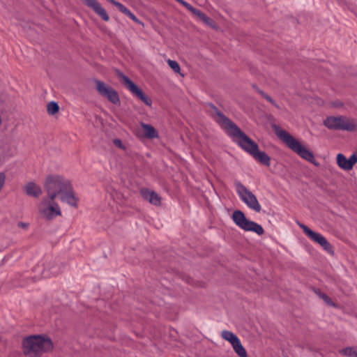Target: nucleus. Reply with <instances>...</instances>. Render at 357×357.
<instances>
[{
    "label": "nucleus",
    "mask_w": 357,
    "mask_h": 357,
    "mask_svg": "<svg viewBox=\"0 0 357 357\" xmlns=\"http://www.w3.org/2000/svg\"><path fill=\"white\" fill-rule=\"evenodd\" d=\"M226 133L243 151L248 153L264 165H268V155L264 152L259 151L257 144L242 131L236 123Z\"/></svg>",
    "instance_id": "1"
},
{
    "label": "nucleus",
    "mask_w": 357,
    "mask_h": 357,
    "mask_svg": "<svg viewBox=\"0 0 357 357\" xmlns=\"http://www.w3.org/2000/svg\"><path fill=\"white\" fill-rule=\"evenodd\" d=\"M22 349L25 356L40 357L43 354L54 348L52 340L45 335H32L22 340Z\"/></svg>",
    "instance_id": "2"
},
{
    "label": "nucleus",
    "mask_w": 357,
    "mask_h": 357,
    "mask_svg": "<svg viewBox=\"0 0 357 357\" xmlns=\"http://www.w3.org/2000/svg\"><path fill=\"white\" fill-rule=\"evenodd\" d=\"M271 127L277 137L292 151L307 161L312 162L314 160L313 153L303 146L298 139L287 131L276 124H272Z\"/></svg>",
    "instance_id": "3"
},
{
    "label": "nucleus",
    "mask_w": 357,
    "mask_h": 357,
    "mask_svg": "<svg viewBox=\"0 0 357 357\" xmlns=\"http://www.w3.org/2000/svg\"><path fill=\"white\" fill-rule=\"evenodd\" d=\"M71 183L69 180L59 175H50L46 178L45 188L51 201H54L58 195H62Z\"/></svg>",
    "instance_id": "4"
},
{
    "label": "nucleus",
    "mask_w": 357,
    "mask_h": 357,
    "mask_svg": "<svg viewBox=\"0 0 357 357\" xmlns=\"http://www.w3.org/2000/svg\"><path fill=\"white\" fill-rule=\"evenodd\" d=\"M234 186L240 199L246 206L256 212H260L261 207L256 196L239 181H234Z\"/></svg>",
    "instance_id": "5"
},
{
    "label": "nucleus",
    "mask_w": 357,
    "mask_h": 357,
    "mask_svg": "<svg viewBox=\"0 0 357 357\" xmlns=\"http://www.w3.org/2000/svg\"><path fill=\"white\" fill-rule=\"evenodd\" d=\"M232 218L235 224L244 231H252L259 236L264 234V229L260 225L247 219L244 213L240 210L233 213Z\"/></svg>",
    "instance_id": "6"
},
{
    "label": "nucleus",
    "mask_w": 357,
    "mask_h": 357,
    "mask_svg": "<svg viewBox=\"0 0 357 357\" xmlns=\"http://www.w3.org/2000/svg\"><path fill=\"white\" fill-rule=\"evenodd\" d=\"M324 125L331 130L354 131L357 126L353 120L344 116H328L324 121Z\"/></svg>",
    "instance_id": "7"
},
{
    "label": "nucleus",
    "mask_w": 357,
    "mask_h": 357,
    "mask_svg": "<svg viewBox=\"0 0 357 357\" xmlns=\"http://www.w3.org/2000/svg\"><path fill=\"white\" fill-rule=\"evenodd\" d=\"M116 75L118 78L121 80V83L124 85V86L130 91V93L142 100L144 104L148 106H151L152 105L151 99L147 96L143 91L138 87L137 84H135L128 77L125 75L122 72L119 70H116Z\"/></svg>",
    "instance_id": "8"
},
{
    "label": "nucleus",
    "mask_w": 357,
    "mask_h": 357,
    "mask_svg": "<svg viewBox=\"0 0 357 357\" xmlns=\"http://www.w3.org/2000/svg\"><path fill=\"white\" fill-rule=\"evenodd\" d=\"M297 225L303 229L304 234L313 242L318 243L325 251L331 255H334L333 245L328 240L321 234L315 232L310 229L305 225L299 221L296 222Z\"/></svg>",
    "instance_id": "9"
},
{
    "label": "nucleus",
    "mask_w": 357,
    "mask_h": 357,
    "mask_svg": "<svg viewBox=\"0 0 357 357\" xmlns=\"http://www.w3.org/2000/svg\"><path fill=\"white\" fill-rule=\"evenodd\" d=\"M94 82L96 84V90L101 96L107 98L114 105L120 104V98L119 93L114 89L110 86L107 85L102 81L95 79Z\"/></svg>",
    "instance_id": "10"
},
{
    "label": "nucleus",
    "mask_w": 357,
    "mask_h": 357,
    "mask_svg": "<svg viewBox=\"0 0 357 357\" xmlns=\"http://www.w3.org/2000/svg\"><path fill=\"white\" fill-rule=\"evenodd\" d=\"M208 106L211 109V114L215 122L227 132L235 123L226 116L218 107L213 103H208Z\"/></svg>",
    "instance_id": "11"
},
{
    "label": "nucleus",
    "mask_w": 357,
    "mask_h": 357,
    "mask_svg": "<svg viewBox=\"0 0 357 357\" xmlns=\"http://www.w3.org/2000/svg\"><path fill=\"white\" fill-rule=\"evenodd\" d=\"M86 6L91 8L96 14L105 22L109 20V16L105 9L101 6L98 0H81Z\"/></svg>",
    "instance_id": "12"
},
{
    "label": "nucleus",
    "mask_w": 357,
    "mask_h": 357,
    "mask_svg": "<svg viewBox=\"0 0 357 357\" xmlns=\"http://www.w3.org/2000/svg\"><path fill=\"white\" fill-rule=\"evenodd\" d=\"M140 195L144 200L154 206H158L161 204V197L152 190L142 188L140 190Z\"/></svg>",
    "instance_id": "13"
},
{
    "label": "nucleus",
    "mask_w": 357,
    "mask_h": 357,
    "mask_svg": "<svg viewBox=\"0 0 357 357\" xmlns=\"http://www.w3.org/2000/svg\"><path fill=\"white\" fill-rule=\"evenodd\" d=\"M61 199L73 207H77L79 199L75 195L72 184H70L69 189L68 188L61 195Z\"/></svg>",
    "instance_id": "14"
},
{
    "label": "nucleus",
    "mask_w": 357,
    "mask_h": 357,
    "mask_svg": "<svg viewBox=\"0 0 357 357\" xmlns=\"http://www.w3.org/2000/svg\"><path fill=\"white\" fill-rule=\"evenodd\" d=\"M40 211V213L47 220H52L55 216L61 215V214L60 208L56 203H54V204L50 205L45 208H41Z\"/></svg>",
    "instance_id": "15"
},
{
    "label": "nucleus",
    "mask_w": 357,
    "mask_h": 357,
    "mask_svg": "<svg viewBox=\"0 0 357 357\" xmlns=\"http://www.w3.org/2000/svg\"><path fill=\"white\" fill-rule=\"evenodd\" d=\"M24 190L29 196L38 197L42 194L41 188L34 182L28 183L25 187Z\"/></svg>",
    "instance_id": "16"
},
{
    "label": "nucleus",
    "mask_w": 357,
    "mask_h": 357,
    "mask_svg": "<svg viewBox=\"0 0 357 357\" xmlns=\"http://www.w3.org/2000/svg\"><path fill=\"white\" fill-rule=\"evenodd\" d=\"M193 14L197 16L202 21H203L206 24H207L210 27L215 29H217L218 26L215 22L211 17H208L205 13H204L200 10L197 8L196 11H195Z\"/></svg>",
    "instance_id": "17"
},
{
    "label": "nucleus",
    "mask_w": 357,
    "mask_h": 357,
    "mask_svg": "<svg viewBox=\"0 0 357 357\" xmlns=\"http://www.w3.org/2000/svg\"><path fill=\"white\" fill-rule=\"evenodd\" d=\"M142 128L144 130V136L148 139H155L158 137V133L153 126L144 123H142Z\"/></svg>",
    "instance_id": "18"
},
{
    "label": "nucleus",
    "mask_w": 357,
    "mask_h": 357,
    "mask_svg": "<svg viewBox=\"0 0 357 357\" xmlns=\"http://www.w3.org/2000/svg\"><path fill=\"white\" fill-rule=\"evenodd\" d=\"M115 6L119 10V11L127 15L136 23L142 24V22L128 8H126L121 3L118 1L116 3Z\"/></svg>",
    "instance_id": "19"
},
{
    "label": "nucleus",
    "mask_w": 357,
    "mask_h": 357,
    "mask_svg": "<svg viewBox=\"0 0 357 357\" xmlns=\"http://www.w3.org/2000/svg\"><path fill=\"white\" fill-rule=\"evenodd\" d=\"M337 163L338 166L344 170H350L349 167L348 159L342 153H338L337 155Z\"/></svg>",
    "instance_id": "20"
},
{
    "label": "nucleus",
    "mask_w": 357,
    "mask_h": 357,
    "mask_svg": "<svg viewBox=\"0 0 357 357\" xmlns=\"http://www.w3.org/2000/svg\"><path fill=\"white\" fill-rule=\"evenodd\" d=\"M222 337L229 342L231 345L239 340V338L234 333L226 330L222 332Z\"/></svg>",
    "instance_id": "21"
},
{
    "label": "nucleus",
    "mask_w": 357,
    "mask_h": 357,
    "mask_svg": "<svg viewBox=\"0 0 357 357\" xmlns=\"http://www.w3.org/2000/svg\"><path fill=\"white\" fill-rule=\"evenodd\" d=\"M232 347L235 352L240 357H247V352L243 346L242 345L240 340H238L236 342L232 344Z\"/></svg>",
    "instance_id": "22"
},
{
    "label": "nucleus",
    "mask_w": 357,
    "mask_h": 357,
    "mask_svg": "<svg viewBox=\"0 0 357 357\" xmlns=\"http://www.w3.org/2000/svg\"><path fill=\"white\" fill-rule=\"evenodd\" d=\"M47 111L50 115H54L59 111V105L55 101L50 102L47 105Z\"/></svg>",
    "instance_id": "23"
},
{
    "label": "nucleus",
    "mask_w": 357,
    "mask_h": 357,
    "mask_svg": "<svg viewBox=\"0 0 357 357\" xmlns=\"http://www.w3.org/2000/svg\"><path fill=\"white\" fill-rule=\"evenodd\" d=\"M340 354L347 357H357V354L354 351L353 347H347L339 350Z\"/></svg>",
    "instance_id": "24"
},
{
    "label": "nucleus",
    "mask_w": 357,
    "mask_h": 357,
    "mask_svg": "<svg viewBox=\"0 0 357 357\" xmlns=\"http://www.w3.org/2000/svg\"><path fill=\"white\" fill-rule=\"evenodd\" d=\"M167 63L169 66V67L175 72V73H180V70H181V68H180V66L178 64V63L176 61H173V60H171V59H169L167 61Z\"/></svg>",
    "instance_id": "25"
},
{
    "label": "nucleus",
    "mask_w": 357,
    "mask_h": 357,
    "mask_svg": "<svg viewBox=\"0 0 357 357\" xmlns=\"http://www.w3.org/2000/svg\"><path fill=\"white\" fill-rule=\"evenodd\" d=\"M52 264V265L50 264L47 266V268L52 275H56L59 273L60 268L59 266L55 264V261H53Z\"/></svg>",
    "instance_id": "26"
},
{
    "label": "nucleus",
    "mask_w": 357,
    "mask_h": 357,
    "mask_svg": "<svg viewBox=\"0 0 357 357\" xmlns=\"http://www.w3.org/2000/svg\"><path fill=\"white\" fill-rule=\"evenodd\" d=\"M321 299H322L329 306H332V307L337 306V305L332 301V299L325 293L324 295H321Z\"/></svg>",
    "instance_id": "27"
},
{
    "label": "nucleus",
    "mask_w": 357,
    "mask_h": 357,
    "mask_svg": "<svg viewBox=\"0 0 357 357\" xmlns=\"http://www.w3.org/2000/svg\"><path fill=\"white\" fill-rule=\"evenodd\" d=\"M177 2L180 3L181 5H183L185 8H187L188 10H190L192 13H194L195 11H196L195 8H194L192 6H191L188 2L185 1L184 0H176Z\"/></svg>",
    "instance_id": "28"
},
{
    "label": "nucleus",
    "mask_w": 357,
    "mask_h": 357,
    "mask_svg": "<svg viewBox=\"0 0 357 357\" xmlns=\"http://www.w3.org/2000/svg\"><path fill=\"white\" fill-rule=\"evenodd\" d=\"M348 162L349 166V167L351 170L354 165L357 162V155L356 153H353L348 159Z\"/></svg>",
    "instance_id": "29"
},
{
    "label": "nucleus",
    "mask_w": 357,
    "mask_h": 357,
    "mask_svg": "<svg viewBox=\"0 0 357 357\" xmlns=\"http://www.w3.org/2000/svg\"><path fill=\"white\" fill-rule=\"evenodd\" d=\"M113 142H114V144L116 146H118V147H119V148H121L122 149H125V146H123V143H122L121 139H114Z\"/></svg>",
    "instance_id": "30"
},
{
    "label": "nucleus",
    "mask_w": 357,
    "mask_h": 357,
    "mask_svg": "<svg viewBox=\"0 0 357 357\" xmlns=\"http://www.w3.org/2000/svg\"><path fill=\"white\" fill-rule=\"evenodd\" d=\"M17 226L20 227V228H22V229H26L29 227V224L28 223H25V222H19L17 223Z\"/></svg>",
    "instance_id": "31"
},
{
    "label": "nucleus",
    "mask_w": 357,
    "mask_h": 357,
    "mask_svg": "<svg viewBox=\"0 0 357 357\" xmlns=\"http://www.w3.org/2000/svg\"><path fill=\"white\" fill-rule=\"evenodd\" d=\"M253 87H255L257 90V91L260 93L264 98L267 99L268 100V95L266 93H265L264 91H262L261 90H260L258 87L255 86H253Z\"/></svg>",
    "instance_id": "32"
},
{
    "label": "nucleus",
    "mask_w": 357,
    "mask_h": 357,
    "mask_svg": "<svg viewBox=\"0 0 357 357\" xmlns=\"http://www.w3.org/2000/svg\"><path fill=\"white\" fill-rule=\"evenodd\" d=\"M314 291L320 298H321V295L324 294V293L322 292L319 289H314Z\"/></svg>",
    "instance_id": "33"
},
{
    "label": "nucleus",
    "mask_w": 357,
    "mask_h": 357,
    "mask_svg": "<svg viewBox=\"0 0 357 357\" xmlns=\"http://www.w3.org/2000/svg\"><path fill=\"white\" fill-rule=\"evenodd\" d=\"M108 2L111 3L112 4H113L114 6L116 5V3L118 2L116 0H107Z\"/></svg>",
    "instance_id": "34"
},
{
    "label": "nucleus",
    "mask_w": 357,
    "mask_h": 357,
    "mask_svg": "<svg viewBox=\"0 0 357 357\" xmlns=\"http://www.w3.org/2000/svg\"><path fill=\"white\" fill-rule=\"evenodd\" d=\"M269 102H271L272 104L275 105V107H278V106L275 103V101L269 97Z\"/></svg>",
    "instance_id": "35"
},
{
    "label": "nucleus",
    "mask_w": 357,
    "mask_h": 357,
    "mask_svg": "<svg viewBox=\"0 0 357 357\" xmlns=\"http://www.w3.org/2000/svg\"><path fill=\"white\" fill-rule=\"evenodd\" d=\"M30 280H32L33 282H35L36 278V277H34V278H31Z\"/></svg>",
    "instance_id": "36"
}]
</instances>
